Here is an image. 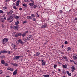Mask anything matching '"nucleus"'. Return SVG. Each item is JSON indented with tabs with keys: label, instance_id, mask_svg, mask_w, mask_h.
<instances>
[{
	"label": "nucleus",
	"instance_id": "1",
	"mask_svg": "<svg viewBox=\"0 0 77 77\" xmlns=\"http://www.w3.org/2000/svg\"><path fill=\"white\" fill-rule=\"evenodd\" d=\"M8 40H9L8 38H4L2 41V42L4 45H5V43H6V42H8Z\"/></svg>",
	"mask_w": 77,
	"mask_h": 77
},
{
	"label": "nucleus",
	"instance_id": "24",
	"mask_svg": "<svg viewBox=\"0 0 77 77\" xmlns=\"http://www.w3.org/2000/svg\"><path fill=\"white\" fill-rule=\"evenodd\" d=\"M62 72H63L64 74V75H65L66 74V72L65 71V70H63Z\"/></svg>",
	"mask_w": 77,
	"mask_h": 77
},
{
	"label": "nucleus",
	"instance_id": "57",
	"mask_svg": "<svg viewBox=\"0 0 77 77\" xmlns=\"http://www.w3.org/2000/svg\"><path fill=\"white\" fill-rule=\"evenodd\" d=\"M13 49L14 50H16V49H17V48H15V47H14L13 48Z\"/></svg>",
	"mask_w": 77,
	"mask_h": 77
},
{
	"label": "nucleus",
	"instance_id": "59",
	"mask_svg": "<svg viewBox=\"0 0 77 77\" xmlns=\"http://www.w3.org/2000/svg\"><path fill=\"white\" fill-rule=\"evenodd\" d=\"M4 20H6V17H5L4 18H3Z\"/></svg>",
	"mask_w": 77,
	"mask_h": 77
},
{
	"label": "nucleus",
	"instance_id": "6",
	"mask_svg": "<svg viewBox=\"0 0 77 77\" xmlns=\"http://www.w3.org/2000/svg\"><path fill=\"white\" fill-rule=\"evenodd\" d=\"M11 18L12 17H11V16H10L9 17H8L7 19V21H9V20H10V22H12L13 20H11Z\"/></svg>",
	"mask_w": 77,
	"mask_h": 77
},
{
	"label": "nucleus",
	"instance_id": "48",
	"mask_svg": "<svg viewBox=\"0 0 77 77\" xmlns=\"http://www.w3.org/2000/svg\"><path fill=\"white\" fill-rule=\"evenodd\" d=\"M57 65L56 64L54 65V68H56Z\"/></svg>",
	"mask_w": 77,
	"mask_h": 77
},
{
	"label": "nucleus",
	"instance_id": "13",
	"mask_svg": "<svg viewBox=\"0 0 77 77\" xmlns=\"http://www.w3.org/2000/svg\"><path fill=\"white\" fill-rule=\"evenodd\" d=\"M17 69L15 70V71H14V72L13 73V75H16L17 74Z\"/></svg>",
	"mask_w": 77,
	"mask_h": 77
},
{
	"label": "nucleus",
	"instance_id": "50",
	"mask_svg": "<svg viewBox=\"0 0 77 77\" xmlns=\"http://www.w3.org/2000/svg\"><path fill=\"white\" fill-rule=\"evenodd\" d=\"M3 11H2V10H0V13H3Z\"/></svg>",
	"mask_w": 77,
	"mask_h": 77
},
{
	"label": "nucleus",
	"instance_id": "14",
	"mask_svg": "<svg viewBox=\"0 0 77 77\" xmlns=\"http://www.w3.org/2000/svg\"><path fill=\"white\" fill-rule=\"evenodd\" d=\"M7 70H9V71H13V69L12 68H11L9 67H8V68H7Z\"/></svg>",
	"mask_w": 77,
	"mask_h": 77
},
{
	"label": "nucleus",
	"instance_id": "11",
	"mask_svg": "<svg viewBox=\"0 0 77 77\" xmlns=\"http://www.w3.org/2000/svg\"><path fill=\"white\" fill-rule=\"evenodd\" d=\"M73 59L75 60L77 59V55L73 56Z\"/></svg>",
	"mask_w": 77,
	"mask_h": 77
},
{
	"label": "nucleus",
	"instance_id": "29",
	"mask_svg": "<svg viewBox=\"0 0 77 77\" xmlns=\"http://www.w3.org/2000/svg\"><path fill=\"white\" fill-rule=\"evenodd\" d=\"M3 65H4L5 66H8V63H4Z\"/></svg>",
	"mask_w": 77,
	"mask_h": 77
},
{
	"label": "nucleus",
	"instance_id": "43",
	"mask_svg": "<svg viewBox=\"0 0 77 77\" xmlns=\"http://www.w3.org/2000/svg\"><path fill=\"white\" fill-rule=\"evenodd\" d=\"M62 13H63V11L62 10H60V13L61 14Z\"/></svg>",
	"mask_w": 77,
	"mask_h": 77
},
{
	"label": "nucleus",
	"instance_id": "42",
	"mask_svg": "<svg viewBox=\"0 0 77 77\" xmlns=\"http://www.w3.org/2000/svg\"><path fill=\"white\" fill-rule=\"evenodd\" d=\"M28 40H29V39H28V38H27L24 41L25 42H27Z\"/></svg>",
	"mask_w": 77,
	"mask_h": 77
},
{
	"label": "nucleus",
	"instance_id": "33",
	"mask_svg": "<svg viewBox=\"0 0 77 77\" xmlns=\"http://www.w3.org/2000/svg\"><path fill=\"white\" fill-rule=\"evenodd\" d=\"M63 58L64 59H65V60H67V57H66V56L63 57Z\"/></svg>",
	"mask_w": 77,
	"mask_h": 77
},
{
	"label": "nucleus",
	"instance_id": "55",
	"mask_svg": "<svg viewBox=\"0 0 77 77\" xmlns=\"http://www.w3.org/2000/svg\"><path fill=\"white\" fill-rule=\"evenodd\" d=\"M69 76H71V73H70L68 74Z\"/></svg>",
	"mask_w": 77,
	"mask_h": 77
},
{
	"label": "nucleus",
	"instance_id": "18",
	"mask_svg": "<svg viewBox=\"0 0 77 77\" xmlns=\"http://www.w3.org/2000/svg\"><path fill=\"white\" fill-rule=\"evenodd\" d=\"M27 18L28 20H30V19H32V18L30 16H28L27 17Z\"/></svg>",
	"mask_w": 77,
	"mask_h": 77
},
{
	"label": "nucleus",
	"instance_id": "51",
	"mask_svg": "<svg viewBox=\"0 0 77 77\" xmlns=\"http://www.w3.org/2000/svg\"><path fill=\"white\" fill-rule=\"evenodd\" d=\"M48 42L47 41L45 42V43L43 44L44 45H45L46 44H47V43Z\"/></svg>",
	"mask_w": 77,
	"mask_h": 77
},
{
	"label": "nucleus",
	"instance_id": "25",
	"mask_svg": "<svg viewBox=\"0 0 77 77\" xmlns=\"http://www.w3.org/2000/svg\"><path fill=\"white\" fill-rule=\"evenodd\" d=\"M22 36L23 37H24L25 36H26V34H25L24 33H23V34H22Z\"/></svg>",
	"mask_w": 77,
	"mask_h": 77
},
{
	"label": "nucleus",
	"instance_id": "45",
	"mask_svg": "<svg viewBox=\"0 0 77 77\" xmlns=\"http://www.w3.org/2000/svg\"><path fill=\"white\" fill-rule=\"evenodd\" d=\"M70 62H74V60H70Z\"/></svg>",
	"mask_w": 77,
	"mask_h": 77
},
{
	"label": "nucleus",
	"instance_id": "63",
	"mask_svg": "<svg viewBox=\"0 0 77 77\" xmlns=\"http://www.w3.org/2000/svg\"><path fill=\"white\" fill-rule=\"evenodd\" d=\"M17 3H20V0L17 1Z\"/></svg>",
	"mask_w": 77,
	"mask_h": 77
},
{
	"label": "nucleus",
	"instance_id": "23",
	"mask_svg": "<svg viewBox=\"0 0 77 77\" xmlns=\"http://www.w3.org/2000/svg\"><path fill=\"white\" fill-rule=\"evenodd\" d=\"M1 21H2V22H4L5 21V20H3V18H1Z\"/></svg>",
	"mask_w": 77,
	"mask_h": 77
},
{
	"label": "nucleus",
	"instance_id": "56",
	"mask_svg": "<svg viewBox=\"0 0 77 77\" xmlns=\"http://www.w3.org/2000/svg\"><path fill=\"white\" fill-rule=\"evenodd\" d=\"M60 71H61L60 69H58V72H60Z\"/></svg>",
	"mask_w": 77,
	"mask_h": 77
},
{
	"label": "nucleus",
	"instance_id": "34",
	"mask_svg": "<svg viewBox=\"0 0 77 77\" xmlns=\"http://www.w3.org/2000/svg\"><path fill=\"white\" fill-rule=\"evenodd\" d=\"M23 6H24L25 7H26V6H27V5H26V4H23Z\"/></svg>",
	"mask_w": 77,
	"mask_h": 77
},
{
	"label": "nucleus",
	"instance_id": "28",
	"mask_svg": "<svg viewBox=\"0 0 77 77\" xmlns=\"http://www.w3.org/2000/svg\"><path fill=\"white\" fill-rule=\"evenodd\" d=\"M5 57L4 55L0 57V58H1V59H4Z\"/></svg>",
	"mask_w": 77,
	"mask_h": 77
},
{
	"label": "nucleus",
	"instance_id": "12",
	"mask_svg": "<svg viewBox=\"0 0 77 77\" xmlns=\"http://www.w3.org/2000/svg\"><path fill=\"white\" fill-rule=\"evenodd\" d=\"M18 27H19V25H16V26H14L13 27V29H14V30H16V29H17Z\"/></svg>",
	"mask_w": 77,
	"mask_h": 77
},
{
	"label": "nucleus",
	"instance_id": "2",
	"mask_svg": "<svg viewBox=\"0 0 77 77\" xmlns=\"http://www.w3.org/2000/svg\"><path fill=\"white\" fill-rule=\"evenodd\" d=\"M23 57V56H15V58H14V60H18V59H19L20 57Z\"/></svg>",
	"mask_w": 77,
	"mask_h": 77
},
{
	"label": "nucleus",
	"instance_id": "58",
	"mask_svg": "<svg viewBox=\"0 0 77 77\" xmlns=\"http://www.w3.org/2000/svg\"><path fill=\"white\" fill-rule=\"evenodd\" d=\"M10 0H6L5 2H10Z\"/></svg>",
	"mask_w": 77,
	"mask_h": 77
},
{
	"label": "nucleus",
	"instance_id": "64",
	"mask_svg": "<svg viewBox=\"0 0 77 77\" xmlns=\"http://www.w3.org/2000/svg\"><path fill=\"white\" fill-rule=\"evenodd\" d=\"M52 73L53 74H54V71L52 72Z\"/></svg>",
	"mask_w": 77,
	"mask_h": 77
},
{
	"label": "nucleus",
	"instance_id": "9",
	"mask_svg": "<svg viewBox=\"0 0 77 77\" xmlns=\"http://www.w3.org/2000/svg\"><path fill=\"white\" fill-rule=\"evenodd\" d=\"M15 17V14H13L12 16H11V21H13L14 20V17Z\"/></svg>",
	"mask_w": 77,
	"mask_h": 77
},
{
	"label": "nucleus",
	"instance_id": "20",
	"mask_svg": "<svg viewBox=\"0 0 77 77\" xmlns=\"http://www.w3.org/2000/svg\"><path fill=\"white\" fill-rule=\"evenodd\" d=\"M18 24H19V21L17 20L16 22L15 23V24L16 26H18Z\"/></svg>",
	"mask_w": 77,
	"mask_h": 77
},
{
	"label": "nucleus",
	"instance_id": "37",
	"mask_svg": "<svg viewBox=\"0 0 77 77\" xmlns=\"http://www.w3.org/2000/svg\"><path fill=\"white\" fill-rule=\"evenodd\" d=\"M33 6L34 8H36V7H37V5H33Z\"/></svg>",
	"mask_w": 77,
	"mask_h": 77
},
{
	"label": "nucleus",
	"instance_id": "27",
	"mask_svg": "<svg viewBox=\"0 0 77 77\" xmlns=\"http://www.w3.org/2000/svg\"><path fill=\"white\" fill-rule=\"evenodd\" d=\"M29 5H30V6H33L34 4L31 3H29Z\"/></svg>",
	"mask_w": 77,
	"mask_h": 77
},
{
	"label": "nucleus",
	"instance_id": "38",
	"mask_svg": "<svg viewBox=\"0 0 77 77\" xmlns=\"http://www.w3.org/2000/svg\"><path fill=\"white\" fill-rule=\"evenodd\" d=\"M11 13L10 12H8L7 13V14L8 15H9Z\"/></svg>",
	"mask_w": 77,
	"mask_h": 77
},
{
	"label": "nucleus",
	"instance_id": "5",
	"mask_svg": "<svg viewBox=\"0 0 77 77\" xmlns=\"http://www.w3.org/2000/svg\"><path fill=\"white\" fill-rule=\"evenodd\" d=\"M18 41L19 42V43L21 44V45H23L24 44V42H23V41H22V40H21L20 39L18 40Z\"/></svg>",
	"mask_w": 77,
	"mask_h": 77
},
{
	"label": "nucleus",
	"instance_id": "4",
	"mask_svg": "<svg viewBox=\"0 0 77 77\" xmlns=\"http://www.w3.org/2000/svg\"><path fill=\"white\" fill-rule=\"evenodd\" d=\"M47 26V23H44L43 25H42L41 26L42 28L43 29H44V28H46Z\"/></svg>",
	"mask_w": 77,
	"mask_h": 77
},
{
	"label": "nucleus",
	"instance_id": "54",
	"mask_svg": "<svg viewBox=\"0 0 77 77\" xmlns=\"http://www.w3.org/2000/svg\"><path fill=\"white\" fill-rule=\"evenodd\" d=\"M2 28H4V27H5V25H2Z\"/></svg>",
	"mask_w": 77,
	"mask_h": 77
},
{
	"label": "nucleus",
	"instance_id": "26",
	"mask_svg": "<svg viewBox=\"0 0 77 77\" xmlns=\"http://www.w3.org/2000/svg\"><path fill=\"white\" fill-rule=\"evenodd\" d=\"M27 23V20H25V21H23V22L22 23L23 24H25L26 23Z\"/></svg>",
	"mask_w": 77,
	"mask_h": 77
},
{
	"label": "nucleus",
	"instance_id": "61",
	"mask_svg": "<svg viewBox=\"0 0 77 77\" xmlns=\"http://www.w3.org/2000/svg\"><path fill=\"white\" fill-rule=\"evenodd\" d=\"M66 73L67 74H69V72L68 71H66Z\"/></svg>",
	"mask_w": 77,
	"mask_h": 77
},
{
	"label": "nucleus",
	"instance_id": "22",
	"mask_svg": "<svg viewBox=\"0 0 77 77\" xmlns=\"http://www.w3.org/2000/svg\"><path fill=\"white\" fill-rule=\"evenodd\" d=\"M71 69H74V70H75V68L74 67V66H72L71 67Z\"/></svg>",
	"mask_w": 77,
	"mask_h": 77
},
{
	"label": "nucleus",
	"instance_id": "53",
	"mask_svg": "<svg viewBox=\"0 0 77 77\" xmlns=\"http://www.w3.org/2000/svg\"><path fill=\"white\" fill-rule=\"evenodd\" d=\"M15 45V44H13L12 43V44H11V46L12 47H14V45Z\"/></svg>",
	"mask_w": 77,
	"mask_h": 77
},
{
	"label": "nucleus",
	"instance_id": "30",
	"mask_svg": "<svg viewBox=\"0 0 77 77\" xmlns=\"http://www.w3.org/2000/svg\"><path fill=\"white\" fill-rule=\"evenodd\" d=\"M32 18V21H36V18H35L34 17Z\"/></svg>",
	"mask_w": 77,
	"mask_h": 77
},
{
	"label": "nucleus",
	"instance_id": "41",
	"mask_svg": "<svg viewBox=\"0 0 77 77\" xmlns=\"http://www.w3.org/2000/svg\"><path fill=\"white\" fill-rule=\"evenodd\" d=\"M30 2H31L32 3H33L34 4V1L33 0H30Z\"/></svg>",
	"mask_w": 77,
	"mask_h": 77
},
{
	"label": "nucleus",
	"instance_id": "52",
	"mask_svg": "<svg viewBox=\"0 0 77 77\" xmlns=\"http://www.w3.org/2000/svg\"><path fill=\"white\" fill-rule=\"evenodd\" d=\"M31 17H32L33 18L34 17V14H31Z\"/></svg>",
	"mask_w": 77,
	"mask_h": 77
},
{
	"label": "nucleus",
	"instance_id": "19",
	"mask_svg": "<svg viewBox=\"0 0 77 77\" xmlns=\"http://www.w3.org/2000/svg\"><path fill=\"white\" fill-rule=\"evenodd\" d=\"M67 65H63V67L64 68H67Z\"/></svg>",
	"mask_w": 77,
	"mask_h": 77
},
{
	"label": "nucleus",
	"instance_id": "39",
	"mask_svg": "<svg viewBox=\"0 0 77 77\" xmlns=\"http://www.w3.org/2000/svg\"><path fill=\"white\" fill-rule=\"evenodd\" d=\"M13 12H14V11H13L12 10H11L10 12V13L11 14H12V13H13Z\"/></svg>",
	"mask_w": 77,
	"mask_h": 77
},
{
	"label": "nucleus",
	"instance_id": "31",
	"mask_svg": "<svg viewBox=\"0 0 77 77\" xmlns=\"http://www.w3.org/2000/svg\"><path fill=\"white\" fill-rule=\"evenodd\" d=\"M19 17H20V16H15V18H16V19H18V18H19Z\"/></svg>",
	"mask_w": 77,
	"mask_h": 77
},
{
	"label": "nucleus",
	"instance_id": "44",
	"mask_svg": "<svg viewBox=\"0 0 77 77\" xmlns=\"http://www.w3.org/2000/svg\"><path fill=\"white\" fill-rule=\"evenodd\" d=\"M18 35H19V36H22V34H21V33H19Z\"/></svg>",
	"mask_w": 77,
	"mask_h": 77
},
{
	"label": "nucleus",
	"instance_id": "49",
	"mask_svg": "<svg viewBox=\"0 0 77 77\" xmlns=\"http://www.w3.org/2000/svg\"><path fill=\"white\" fill-rule=\"evenodd\" d=\"M64 44H68V42L65 41L64 42Z\"/></svg>",
	"mask_w": 77,
	"mask_h": 77
},
{
	"label": "nucleus",
	"instance_id": "8",
	"mask_svg": "<svg viewBox=\"0 0 77 77\" xmlns=\"http://www.w3.org/2000/svg\"><path fill=\"white\" fill-rule=\"evenodd\" d=\"M41 61L42 62V66H44L45 65V62H44V60H41Z\"/></svg>",
	"mask_w": 77,
	"mask_h": 77
},
{
	"label": "nucleus",
	"instance_id": "32",
	"mask_svg": "<svg viewBox=\"0 0 77 77\" xmlns=\"http://www.w3.org/2000/svg\"><path fill=\"white\" fill-rule=\"evenodd\" d=\"M29 33V31H25L24 33L25 34V35H26V33Z\"/></svg>",
	"mask_w": 77,
	"mask_h": 77
},
{
	"label": "nucleus",
	"instance_id": "62",
	"mask_svg": "<svg viewBox=\"0 0 77 77\" xmlns=\"http://www.w3.org/2000/svg\"><path fill=\"white\" fill-rule=\"evenodd\" d=\"M20 11H21L22 10V8H19Z\"/></svg>",
	"mask_w": 77,
	"mask_h": 77
},
{
	"label": "nucleus",
	"instance_id": "15",
	"mask_svg": "<svg viewBox=\"0 0 77 77\" xmlns=\"http://www.w3.org/2000/svg\"><path fill=\"white\" fill-rule=\"evenodd\" d=\"M66 50L67 51H71V48L70 47H68Z\"/></svg>",
	"mask_w": 77,
	"mask_h": 77
},
{
	"label": "nucleus",
	"instance_id": "40",
	"mask_svg": "<svg viewBox=\"0 0 77 77\" xmlns=\"http://www.w3.org/2000/svg\"><path fill=\"white\" fill-rule=\"evenodd\" d=\"M13 8L14 9H17V7L16 6H13Z\"/></svg>",
	"mask_w": 77,
	"mask_h": 77
},
{
	"label": "nucleus",
	"instance_id": "16",
	"mask_svg": "<svg viewBox=\"0 0 77 77\" xmlns=\"http://www.w3.org/2000/svg\"><path fill=\"white\" fill-rule=\"evenodd\" d=\"M1 63H2V64H3V65L5 63V60H1Z\"/></svg>",
	"mask_w": 77,
	"mask_h": 77
},
{
	"label": "nucleus",
	"instance_id": "21",
	"mask_svg": "<svg viewBox=\"0 0 77 77\" xmlns=\"http://www.w3.org/2000/svg\"><path fill=\"white\" fill-rule=\"evenodd\" d=\"M39 54H40V53L39 52H37L36 53V55L37 56H39Z\"/></svg>",
	"mask_w": 77,
	"mask_h": 77
},
{
	"label": "nucleus",
	"instance_id": "35",
	"mask_svg": "<svg viewBox=\"0 0 77 77\" xmlns=\"http://www.w3.org/2000/svg\"><path fill=\"white\" fill-rule=\"evenodd\" d=\"M16 5L17 6H19V3L17 2L16 4Z\"/></svg>",
	"mask_w": 77,
	"mask_h": 77
},
{
	"label": "nucleus",
	"instance_id": "46",
	"mask_svg": "<svg viewBox=\"0 0 77 77\" xmlns=\"http://www.w3.org/2000/svg\"><path fill=\"white\" fill-rule=\"evenodd\" d=\"M3 9H4V10H6V9H7V7H4L3 8Z\"/></svg>",
	"mask_w": 77,
	"mask_h": 77
},
{
	"label": "nucleus",
	"instance_id": "36",
	"mask_svg": "<svg viewBox=\"0 0 77 77\" xmlns=\"http://www.w3.org/2000/svg\"><path fill=\"white\" fill-rule=\"evenodd\" d=\"M15 37H18V36H19L18 34H17L15 35Z\"/></svg>",
	"mask_w": 77,
	"mask_h": 77
},
{
	"label": "nucleus",
	"instance_id": "60",
	"mask_svg": "<svg viewBox=\"0 0 77 77\" xmlns=\"http://www.w3.org/2000/svg\"><path fill=\"white\" fill-rule=\"evenodd\" d=\"M30 2V0H26V2Z\"/></svg>",
	"mask_w": 77,
	"mask_h": 77
},
{
	"label": "nucleus",
	"instance_id": "10",
	"mask_svg": "<svg viewBox=\"0 0 77 77\" xmlns=\"http://www.w3.org/2000/svg\"><path fill=\"white\" fill-rule=\"evenodd\" d=\"M11 65H13L14 66H18V64L16 63H11Z\"/></svg>",
	"mask_w": 77,
	"mask_h": 77
},
{
	"label": "nucleus",
	"instance_id": "3",
	"mask_svg": "<svg viewBox=\"0 0 77 77\" xmlns=\"http://www.w3.org/2000/svg\"><path fill=\"white\" fill-rule=\"evenodd\" d=\"M27 38H28V40H30V39H32L33 37L32 35H29L28 36Z\"/></svg>",
	"mask_w": 77,
	"mask_h": 77
},
{
	"label": "nucleus",
	"instance_id": "47",
	"mask_svg": "<svg viewBox=\"0 0 77 77\" xmlns=\"http://www.w3.org/2000/svg\"><path fill=\"white\" fill-rule=\"evenodd\" d=\"M3 73V71L2 70H0V74H1Z\"/></svg>",
	"mask_w": 77,
	"mask_h": 77
},
{
	"label": "nucleus",
	"instance_id": "17",
	"mask_svg": "<svg viewBox=\"0 0 77 77\" xmlns=\"http://www.w3.org/2000/svg\"><path fill=\"white\" fill-rule=\"evenodd\" d=\"M43 76L45 77H50L49 75H43Z\"/></svg>",
	"mask_w": 77,
	"mask_h": 77
},
{
	"label": "nucleus",
	"instance_id": "7",
	"mask_svg": "<svg viewBox=\"0 0 77 77\" xmlns=\"http://www.w3.org/2000/svg\"><path fill=\"white\" fill-rule=\"evenodd\" d=\"M8 53V51L3 50L2 51H0V54L2 53L4 54V53Z\"/></svg>",
	"mask_w": 77,
	"mask_h": 77
}]
</instances>
